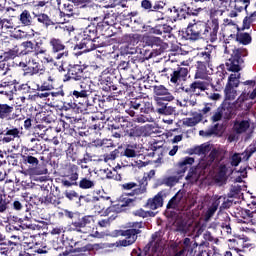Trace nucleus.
<instances>
[{
	"instance_id": "nucleus-18",
	"label": "nucleus",
	"mask_w": 256,
	"mask_h": 256,
	"mask_svg": "<svg viewBox=\"0 0 256 256\" xmlns=\"http://www.w3.org/2000/svg\"><path fill=\"white\" fill-rule=\"evenodd\" d=\"M235 217L237 219V223H242L245 225H256V209L249 210L244 208H238L235 212Z\"/></svg>"
},
{
	"instance_id": "nucleus-40",
	"label": "nucleus",
	"mask_w": 256,
	"mask_h": 256,
	"mask_svg": "<svg viewBox=\"0 0 256 256\" xmlns=\"http://www.w3.org/2000/svg\"><path fill=\"white\" fill-rule=\"evenodd\" d=\"M91 119L93 121V124L88 128L90 135H98L99 137H101V130L105 128V122L93 116L91 117Z\"/></svg>"
},
{
	"instance_id": "nucleus-60",
	"label": "nucleus",
	"mask_w": 256,
	"mask_h": 256,
	"mask_svg": "<svg viewBox=\"0 0 256 256\" xmlns=\"http://www.w3.org/2000/svg\"><path fill=\"white\" fill-rule=\"evenodd\" d=\"M120 206L123 209L124 207H135V204L137 203V198H129L127 195L123 194L120 197Z\"/></svg>"
},
{
	"instance_id": "nucleus-55",
	"label": "nucleus",
	"mask_w": 256,
	"mask_h": 256,
	"mask_svg": "<svg viewBox=\"0 0 256 256\" xmlns=\"http://www.w3.org/2000/svg\"><path fill=\"white\" fill-rule=\"evenodd\" d=\"M176 13V17L177 19H179L180 21L182 19H187V15H188V12H187V4H182L180 7H173L172 9H170V12H173Z\"/></svg>"
},
{
	"instance_id": "nucleus-54",
	"label": "nucleus",
	"mask_w": 256,
	"mask_h": 256,
	"mask_svg": "<svg viewBox=\"0 0 256 256\" xmlns=\"http://www.w3.org/2000/svg\"><path fill=\"white\" fill-rule=\"evenodd\" d=\"M38 21L40 25H44V27H50V25H53V21L49 17V15L45 13H37L35 12L34 20Z\"/></svg>"
},
{
	"instance_id": "nucleus-22",
	"label": "nucleus",
	"mask_w": 256,
	"mask_h": 256,
	"mask_svg": "<svg viewBox=\"0 0 256 256\" xmlns=\"http://www.w3.org/2000/svg\"><path fill=\"white\" fill-rule=\"evenodd\" d=\"M209 87V83L205 81H194L190 84V87H182V91L187 93L190 97H193V95H201V92L199 91H207ZM198 90V91H197Z\"/></svg>"
},
{
	"instance_id": "nucleus-19",
	"label": "nucleus",
	"mask_w": 256,
	"mask_h": 256,
	"mask_svg": "<svg viewBox=\"0 0 256 256\" xmlns=\"http://www.w3.org/2000/svg\"><path fill=\"white\" fill-rule=\"evenodd\" d=\"M54 82L55 79H53V76L49 75L41 85H36L35 91L37 92L34 94V97H39L40 99H47V97L51 95V93L47 91H53V89H55V85L53 84Z\"/></svg>"
},
{
	"instance_id": "nucleus-57",
	"label": "nucleus",
	"mask_w": 256,
	"mask_h": 256,
	"mask_svg": "<svg viewBox=\"0 0 256 256\" xmlns=\"http://www.w3.org/2000/svg\"><path fill=\"white\" fill-rule=\"evenodd\" d=\"M234 3V9L238 11V13H241V11L244 10L247 15H249L247 8L251 5V0H234Z\"/></svg>"
},
{
	"instance_id": "nucleus-49",
	"label": "nucleus",
	"mask_w": 256,
	"mask_h": 256,
	"mask_svg": "<svg viewBox=\"0 0 256 256\" xmlns=\"http://www.w3.org/2000/svg\"><path fill=\"white\" fill-rule=\"evenodd\" d=\"M141 105V97L132 98L129 103V109L126 110V113L130 115V117H136L137 112L139 111Z\"/></svg>"
},
{
	"instance_id": "nucleus-16",
	"label": "nucleus",
	"mask_w": 256,
	"mask_h": 256,
	"mask_svg": "<svg viewBox=\"0 0 256 256\" xmlns=\"http://www.w3.org/2000/svg\"><path fill=\"white\" fill-rule=\"evenodd\" d=\"M83 81L85 79V67L79 64H69L67 67V74L64 75V82L71 81Z\"/></svg>"
},
{
	"instance_id": "nucleus-14",
	"label": "nucleus",
	"mask_w": 256,
	"mask_h": 256,
	"mask_svg": "<svg viewBox=\"0 0 256 256\" xmlns=\"http://www.w3.org/2000/svg\"><path fill=\"white\" fill-rule=\"evenodd\" d=\"M95 223V219L93 218V216L91 215H81V213H79L76 216L75 221L71 222V225L73 227L74 231H77V233H85V231H83V229H91V225H93Z\"/></svg>"
},
{
	"instance_id": "nucleus-51",
	"label": "nucleus",
	"mask_w": 256,
	"mask_h": 256,
	"mask_svg": "<svg viewBox=\"0 0 256 256\" xmlns=\"http://www.w3.org/2000/svg\"><path fill=\"white\" fill-rule=\"evenodd\" d=\"M196 72H195V79H205L207 77V67L211 69L213 65L203 64L201 62H196Z\"/></svg>"
},
{
	"instance_id": "nucleus-4",
	"label": "nucleus",
	"mask_w": 256,
	"mask_h": 256,
	"mask_svg": "<svg viewBox=\"0 0 256 256\" xmlns=\"http://www.w3.org/2000/svg\"><path fill=\"white\" fill-rule=\"evenodd\" d=\"M22 164L28 167L30 173L33 175H46L47 169L44 167L42 171L37 170V165H39V152H32L29 148L24 150L21 154Z\"/></svg>"
},
{
	"instance_id": "nucleus-13",
	"label": "nucleus",
	"mask_w": 256,
	"mask_h": 256,
	"mask_svg": "<svg viewBox=\"0 0 256 256\" xmlns=\"http://www.w3.org/2000/svg\"><path fill=\"white\" fill-rule=\"evenodd\" d=\"M203 25V22L189 23L184 33L185 39L187 41H199V39H203Z\"/></svg>"
},
{
	"instance_id": "nucleus-27",
	"label": "nucleus",
	"mask_w": 256,
	"mask_h": 256,
	"mask_svg": "<svg viewBox=\"0 0 256 256\" xmlns=\"http://www.w3.org/2000/svg\"><path fill=\"white\" fill-rule=\"evenodd\" d=\"M185 205V198L183 193L178 191L167 203L166 209H173L174 211H181Z\"/></svg>"
},
{
	"instance_id": "nucleus-26",
	"label": "nucleus",
	"mask_w": 256,
	"mask_h": 256,
	"mask_svg": "<svg viewBox=\"0 0 256 256\" xmlns=\"http://www.w3.org/2000/svg\"><path fill=\"white\" fill-rule=\"evenodd\" d=\"M40 115L41 120H36V123H39V125H49V123H55V121H57L55 110H51L49 106L42 108Z\"/></svg>"
},
{
	"instance_id": "nucleus-64",
	"label": "nucleus",
	"mask_w": 256,
	"mask_h": 256,
	"mask_svg": "<svg viewBox=\"0 0 256 256\" xmlns=\"http://www.w3.org/2000/svg\"><path fill=\"white\" fill-rule=\"evenodd\" d=\"M124 41L130 45H135V43H139V41H141V34H125Z\"/></svg>"
},
{
	"instance_id": "nucleus-28",
	"label": "nucleus",
	"mask_w": 256,
	"mask_h": 256,
	"mask_svg": "<svg viewBox=\"0 0 256 256\" xmlns=\"http://www.w3.org/2000/svg\"><path fill=\"white\" fill-rule=\"evenodd\" d=\"M152 87L153 93L156 96L154 97V101L155 99H162L165 101H173V99H175L173 94H171V92H169V89H167V87H165L164 85H154Z\"/></svg>"
},
{
	"instance_id": "nucleus-32",
	"label": "nucleus",
	"mask_w": 256,
	"mask_h": 256,
	"mask_svg": "<svg viewBox=\"0 0 256 256\" xmlns=\"http://www.w3.org/2000/svg\"><path fill=\"white\" fill-rule=\"evenodd\" d=\"M33 52L34 57L39 59L41 63H53V58L51 56H47V49L43 46L34 44Z\"/></svg>"
},
{
	"instance_id": "nucleus-24",
	"label": "nucleus",
	"mask_w": 256,
	"mask_h": 256,
	"mask_svg": "<svg viewBox=\"0 0 256 256\" xmlns=\"http://www.w3.org/2000/svg\"><path fill=\"white\" fill-rule=\"evenodd\" d=\"M101 89L107 93L113 91L116 95H119V85L115 84V75L110 74L109 76L99 80Z\"/></svg>"
},
{
	"instance_id": "nucleus-23",
	"label": "nucleus",
	"mask_w": 256,
	"mask_h": 256,
	"mask_svg": "<svg viewBox=\"0 0 256 256\" xmlns=\"http://www.w3.org/2000/svg\"><path fill=\"white\" fill-rule=\"evenodd\" d=\"M154 113L158 115H175V107L169 105L170 101L155 99Z\"/></svg>"
},
{
	"instance_id": "nucleus-29",
	"label": "nucleus",
	"mask_w": 256,
	"mask_h": 256,
	"mask_svg": "<svg viewBox=\"0 0 256 256\" xmlns=\"http://www.w3.org/2000/svg\"><path fill=\"white\" fill-rule=\"evenodd\" d=\"M20 47L22 49L18 47V56L21 57L22 61H27V59L33 58L31 53H34L33 48L35 47V44L32 41H24L20 44Z\"/></svg>"
},
{
	"instance_id": "nucleus-61",
	"label": "nucleus",
	"mask_w": 256,
	"mask_h": 256,
	"mask_svg": "<svg viewBox=\"0 0 256 256\" xmlns=\"http://www.w3.org/2000/svg\"><path fill=\"white\" fill-rule=\"evenodd\" d=\"M224 93L227 101H235V97H237V90L235 87L226 84Z\"/></svg>"
},
{
	"instance_id": "nucleus-36",
	"label": "nucleus",
	"mask_w": 256,
	"mask_h": 256,
	"mask_svg": "<svg viewBox=\"0 0 256 256\" xmlns=\"http://www.w3.org/2000/svg\"><path fill=\"white\" fill-rule=\"evenodd\" d=\"M193 163H195V158H193V157L186 156V157L182 158L178 162L177 175H179L180 177H183V175H185V172L187 171V169H191Z\"/></svg>"
},
{
	"instance_id": "nucleus-43",
	"label": "nucleus",
	"mask_w": 256,
	"mask_h": 256,
	"mask_svg": "<svg viewBox=\"0 0 256 256\" xmlns=\"http://www.w3.org/2000/svg\"><path fill=\"white\" fill-rule=\"evenodd\" d=\"M209 151H211V145L205 143L187 149L188 155H207Z\"/></svg>"
},
{
	"instance_id": "nucleus-58",
	"label": "nucleus",
	"mask_w": 256,
	"mask_h": 256,
	"mask_svg": "<svg viewBox=\"0 0 256 256\" xmlns=\"http://www.w3.org/2000/svg\"><path fill=\"white\" fill-rule=\"evenodd\" d=\"M236 41H238V43H241V45H249V44H251V41H253V38L251 37L250 33L237 32Z\"/></svg>"
},
{
	"instance_id": "nucleus-38",
	"label": "nucleus",
	"mask_w": 256,
	"mask_h": 256,
	"mask_svg": "<svg viewBox=\"0 0 256 256\" xmlns=\"http://www.w3.org/2000/svg\"><path fill=\"white\" fill-rule=\"evenodd\" d=\"M227 171H229L227 165L220 164L214 176L215 183H219V185H225V183H227Z\"/></svg>"
},
{
	"instance_id": "nucleus-33",
	"label": "nucleus",
	"mask_w": 256,
	"mask_h": 256,
	"mask_svg": "<svg viewBox=\"0 0 256 256\" xmlns=\"http://www.w3.org/2000/svg\"><path fill=\"white\" fill-rule=\"evenodd\" d=\"M217 157H219V150H217V148H213L209 155L205 159H202V161L199 163L200 169L205 171L206 169L211 168Z\"/></svg>"
},
{
	"instance_id": "nucleus-59",
	"label": "nucleus",
	"mask_w": 256,
	"mask_h": 256,
	"mask_svg": "<svg viewBox=\"0 0 256 256\" xmlns=\"http://www.w3.org/2000/svg\"><path fill=\"white\" fill-rule=\"evenodd\" d=\"M30 147L29 151H32V153H39V151H43V141L39 138H31Z\"/></svg>"
},
{
	"instance_id": "nucleus-35",
	"label": "nucleus",
	"mask_w": 256,
	"mask_h": 256,
	"mask_svg": "<svg viewBox=\"0 0 256 256\" xmlns=\"http://www.w3.org/2000/svg\"><path fill=\"white\" fill-rule=\"evenodd\" d=\"M53 128L45 126V124H37L35 127L34 135H38L41 139H45V141H51L53 135Z\"/></svg>"
},
{
	"instance_id": "nucleus-2",
	"label": "nucleus",
	"mask_w": 256,
	"mask_h": 256,
	"mask_svg": "<svg viewBox=\"0 0 256 256\" xmlns=\"http://www.w3.org/2000/svg\"><path fill=\"white\" fill-rule=\"evenodd\" d=\"M141 229H145L143 221L129 222L128 229L114 231V237H125V239L116 242L118 247H130V245L135 244L138 235L143 233Z\"/></svg>"
},
{
	"instance_id": "nucleus-37",
	"label": "nucleus",
	"mask_w": 256,
	"mask_h": 256,
	"mask_svg": "<svg viewBox=\"0 0 256 256\" xmlns=\"http://www.w3.org/2000/svg\"><path fill=\"white\" fill-rule=\"evenodd\" d=\"M125 137H130V139H137V137H143L145 133V128L138 125H133L131 123L130 127L124 131Z\"/></svg>"
},
{
	"instance_id": "nucleus-34",
	"label": "nucleus",
	"mask_w": 256,
	"mask_h": 256,
	"mask_svg": "<svg viewBox=\"0 0 256 256\" xmlns=\"http://www.w3.org/2000/svg\"><path fill=\"white\" fill-rule=\"evenodd\" d=\"M135 83V76L129 75V77L125 78L120 72V79H119V95H123L126 91H129L130 87H133Z\"/></svg>"
},
{
	"instance_id": "nucleus-31",
	"label": "nucleus",
	"mask_w": 256,
	"mask_h": 256,
	"mask_svg": "<svg viewBox=\"0 0 256 256\" xmlns=\"http://www.w3.org/2000/svg\"><path fill=\"white\" fill-rule=\"evenodd\" d=\"M19 21L23 27H32L35 25V11L23 10L19 16Z\"/></svg>"
},
{
	"instance_id": "nucleus-5",
	"label": "nucleus",
	"mask_w": 256,
	"mask_h": 256,
	"mask_svg": "<svg viewBox=\"0 0 256 256\" xmlns=\"http://www.w3.org/2000/svg\"><path fill=\"white\" fill-rule=\"evenodd\" d=\"M107 122L108 129H111L112 137H115V139H121V137H123V131L131 127V121L125 119V117L121 115L113 117L112 120L111 118H108Z\"/></svg>"
},
{
	"instance_id": "nucleus-8",
	"label": "nucleus",
	"mask_w": 256,
	"mask_h": 256,
	"mask_svg": "<svg viewBox=\"0 0 256 256\" xmlns=\"http://www.w3.org/2000/svg\"><path fill=\"white\" fill-rule=\"evenodd\" d=\"M19 67L23 69L24 75H28L29 77H33V75H43L45 73V66H41L33 57L21 61Z\"/></svg>"
},
{
	"instance_id": "nucleus-42",
	"label": "nucleus",
	"mask_w": 256,
	"mask_h": 256,
	"mask_svg": "<svg viewBox=\"0 0 256 256\" xmlns=\"http://www.w3.org/2000/svg\"><path fill=\"white\" fill-rule=\"evenodd\" d=\"M228 247L231 249V251H235L236 253H243L245 249V240L242 238L230 239Z\"/></svg>"
},
{
	"instance_id": "nucleus-52",
	"label": "nucleus",
	"mask_w": 256,
	"mask_h": 256,
	"mask_svg": "<svg viewBox=\"0 0 256 256\" xmlns=\"http://www.w3.org/2000/svg\"><path fill=\"white\" fill-rule=\"evenodd\" d=\"M242 191L243 188H241V185H231L227 197L228 199H241V197H243Z\"/></svg>"
},
{
	"instance_id": "nucleus-62",
	"label": "nucleus",
	"mask_w": 256,
	"mask_h": 256,
	"mask_svg": "<svg viewBox=\"0 0 256 256\" xmlns=\"http://www.w3.org/2000/svg\"><path fill=\"white\" fill-rule=\"evenodd\" d=\"M217 209H219V200L214 196L211 206L206 211V218L211 219V217L217 213Z\"/></svg>"
},
{
	"instance_id": "nucleus-25",
	"label": "nucleus",
	"mask_w": 256,
	"mask_h": 256,
	"mask_svg": "<svg viewBox=\"0 0 256 256\" xmlns=\"http://www.w3.org/2000/svg\"><path fill=\"white\" fill-rule=\"evenodd\" d=\"M143 43L146 47H152V48L156 47L155 51L157 55H161V53L165 51V48H163V40L159 37L144 36Z\"/></svg>"
},
{
	"instance_id": "nucleus-50",
	"label": "nucleus",
	"mask_w": 256,
	"mask_h": 256,
	"mask_svg": "<svg viewBox=\"0 0 256 256\" xmlns=\"http://www.w3.org/2000/svg\"><path fill=\"white\" fill-rule=\"evenodd\" d=\"M97 33H98L97 24L91 23L84 29L82 37L99 40V37H97Z\"/></svg>"
},
{
	"instance_id": "nucleus-30",
	"label": "nucleus",
	"mask_w": 256,
	"mask_h": 256,
	"mask_svg": "<svg viewBox=\"0 0 256 256\" xmlns=\"http://www.w3.org/2000/svg\"><path fill=\"white\" fill-rule=\"evenodd\" d=\"M95 185H97V182L93 179V175L90 172L86 176L80 177L75 187L87 191V189H95Z\"/></svg>"
},
{
	"instance_id": "nucleus-10",
	"label": "nucleus",
	"mask_w": 256,
	"mask_h": 256,
	"mask_svg": "<svg viewBox=\"0 0 256 256\" xmlns=\"http://www.w3.org/2000/svg\"><path fill=\"white\" fill-rule=\"evenodd\" d=\"M79 181V166L69 164L62 176L61 184L63 187H75Z\"/></svg>"
},
{
	"instance_id": "nucleus-12",
	"label": "nucleus",
	"mask_w": 256,
	"mask_h": 256,
	"mask_svg": "<svg viewBox=\"0 0 256 256\" xmlns=\"http://www.w3.org/2000/svg\"><path fill=\"white\" fill-rule=\"evenodd\" d=\"M0 135H3V143H11V141L21 137V130L11 123H4L0 126Z\"/></svg>"
},
{
	"instance_id": "nucleus-1",
	"label": "nucleus",
	"mask_w": 256,
	"mask_h": 256,
	"mask_svg": "<svg viewBox=\"0 0 256 256\" xmlns=\"http://www.w3.org/2000/svg\"><path fill=\"white\" fill-rule=\"evenodd\" d=\"M63 111L71 109H80V111H91L97 103V91L91 88V85L81 82L79 88L70 91L62 100Z\"/></svg>"
},
{
	"instance_id": "nucleus-6",
	"label": "nucleus",
	"mask_w": 256,
	"mask_h": 256,
	"mask_svg": "<svg viewBox=\"0 0 256 256\" xmlns=\"http://www.w3.org/2000/svg\"><path fill=\"white\" fill-rule=\"evenodd\" d=\"M115 43V39L108 38L106 41H99L94 38H87L82 36V40L79 44L75 46V49H83L84 53H89L90 51H95V49L99 47H107L109 45H113Z\"/></svg>"
},
{
	"instance_id": "nucleus-44",
	"label": "nucleus",
	"mask_w": 256,
	"mask_h": 256,
	"mask_svg": "<svg viewBox=\"0 0 256 256\" xmlns=\"http://www.w3.org/2000/svg\"><path fill=\"white\" fill-rule=\"evenodd\" d=\"M215 197H216V200L219 201L220 211H225L226 209H231V207H233V205L237 204V202H235L234 199L229 198L227 196L216 195ZM221 202H222V204H221Z\"/></svg>"
},
{
	"instance_id": "nucleus-20",
	"label": "nucleus",
	"mask_w": 256,
	"mask_h": 256,
	"mask_svg": "<svg viewBox=\"0 0 256 256\" xmlns=\"http://www.w3.org/2000/svg\"><path fill=\"white\" fill-rule=\"evenodd\" d=\"M34 200L36 205H53L54 207H59V204L61 203V198L49 191H47L46 194L44 192L41 196H34Z\"/></svg>"
},
{
	"instance_id": "nucleus-3",
	"label": "nucleus",
	"mask_w": 256,
	"mask_h": 256,
	"mask_svg": "<svg viewBox=\"0 0 256 256\" xmlns=\"http://www.w3.org/2000/svg\"><path fill=\"white\" fill-rule=\"evenodd\" d=\"M161 73L162 76L168 77V79L170 76V83L178 87V85H181L183 81H187V76L189 75V68L183 67L181 65H176L164 68Z\"/></svg>"
},
{
	"instance_id": "nucleus-63",
	"label": "nucleus",
	"mask_w": 256,
	"mask_h": 256,
	"mask_svg": "<svg viewBox=\"0 0 256 256\" xmlns=\"http://www.w3.org/2000/svg\"><path fill=\"white\" fill-rule=\"evenodd\" d=\"M239 79H241V73L230 74L226 85H230L231 87L237 88V87H239V84L241 83V81Z\"/></svg>"
},
{
	"instance_id": "nucleus-15",
	"label": "nucleus",
	"mask_w": 256,
	"mask_h": 256,
	"mask_svg": "<svg viewBox=\"0 0 256 256\" xmlns=\"http://www.w3.org/2000/svg\"><path fill=\"white\" fill-rule=\"evenodd\" d=\"M67 121L71 123V125L65 120L59 119L58 125L59 127H56L57 131H63L65 135H70L71 137H77V131H79V126L77 123H79V120L76 118L66 117Z\"/></svg>"
},
{
	"instance_id": "nucleus-53",
	"label": "nucleus",
	"mask_w": 256,
	"mask_h": 256,
	"mask_svg": "<svg viewBox=\"0 0 256 256\" xmlns=\"http://www.w3.org/2000/svg\"><path fill=\"white\" fill-rule=\"evenodd\" d=\"M249 127H250V124H249V121L247 120H242L240 122L235 121L233 126V131H235L237 135H241L245 133L247 129H249Z\"/></svg>"
},
{
	"instance_id": "nucleus-21",
	"label": "nucleus",
	"mask_w": 256,
	"mask_h": 256,
	"mask_svg": "<svg viewBox=\"0 0 256 256\" xmlns=\"http://www.w3.org/2000/svg\"><path fill=\"white\" fill-rule=\"evenodd\" d=\"M83 153H85V147L81 145V142L68 143V148L66 150L68 159L72 160L73 162L77 161V163H79V159L83 157Z\"/></svg>"
},
{
	"instance_id": "nucleus-9",
	"label": "nucleus",
	"mask_w": 256,
	"mask_h": 256,
	"mask_svg": "<svg viewBox=\"0 0 256 256\" xmlns=\"http://www.w3.org/2000/svg\"><path fill=\"white\" fill-rule=\"evenodd\" d=\"M202 30V39L206 43H215L219 33V19L214 18L208 23H204Z\"/></svg>"
},
{
	"instance_id": "nucleus-46",
	"label": "nucleus",
	"mask_w": 256,
	"mask_h": 256,
	"mask_svg": "<svg viewBox=\"0 0 256 256\" xmlns=\"http://www.w3.org/2000/svg\"><path fill=\"white\" fill-rule=\"evenodd\" d=\"M220 111H222V116L224 119H233L235 114V106L229 102H225L221 105Z\"/></svg>"
},
{
	"instance_id": "nucleus-7",
	"label": "nucleus",
	"mask_w": 256,
	"mask_h": 256,
	"mask_svg": "<svg viewBox=\"0 0 256 256\" xmlns=\"http://www.w3.org/2000/svg\"><path fill=\"white\" fill-rule=\"evenodd\" d=\"M21 109L15 110V105L0 102V121H23Z\"/></svg>"
},
{
	"instance_id": "nucleus-17",
	"label": "nucleus",
	"mask_w": 256,
	"mask_h": 256,
	"mask_svg": "<svg viewBox=\"0 0 256 256\" xmlns=\"http://www.w3.org/2000/svg\"><path fill=\"white\" fill-rule=\"evenodd\" d=\"M243 55V49L234 48L232 49L231 58L226 62L228 71L232 73H239L241 71V57Z\"/></svg>"
},
{
	"instance_id": "nucleus-39",
	"label": "nucleus",
	"mask_w": 256,
	"mask_h": 256,
	"mask_svg": "<svg viewBox=\"0 0 256 256\" xmlns=\"http://www.w3.org/2000/svg\"><path fill=\"white\" fill-rule=\"evenodd\" d=\"M144 207L146 209H151L152 211L159 209V207H163V195L158 193L153 198H149Z\"/></svg>"
},
{
	"instance_id": "nucleus-11",
	"label": "nucleus",
	"mask_w": 256,
	"mask_h": 256,
	"mask_svg": "<svg viewBox=\"0 0 256 256\" xmlns=\"http://www.w3.org/2000/svg\"><path fill=\"white\" fill-rule=\"evenodd\" d=\"M122 191H131L129 193H125L128 197H135V195H143V193H147V178H143L139 184L135 182H125L120 185Z\"/></svg>"
},
{
	"instance_id": "nucleus-48",
	"label": "nucleus",
	"mask_w": 256,
	"mask_h": 256,
	"mask_svg": "<svg viewBox=\"0 0 256 256\" xmlns=\"http://www.w3.org/2000/svg\"><path fill=\"white\" fill-rule=\"evenodd\" d=\"M201 121H203V114L193 112L191 118H186L183 120V125L186 127H195V125H198V123H201Z\"/></svg>"
},
{
	"instance_id": "nucleus-45",
	"label": "nucleus",
	"mask_w": 256,
	"mask_h": 256,
	"mask_svg": "<svg viewBox=\"0 0 256 256\" xmlns=\"http://www.w3.org/2000/svg\"><path fill=\"white\" fill-rule=\"evenodd\" d=\"M212 51L209 50V48H206L205 50H202L197 53L198 61L197 63H203L206 65H213V57L211 56Z\"/></svg>"
},
{
	"instance_id": "nucleus-47",
	"label": "nucleus",
	"mask_w": 256,
	"mask_h": 256,
	"mask_svg": "<svg viewBox=\"0 0 256 256\" xmlns=\"http://www.w3.org/2000/svg\"><path fill=\"white\" fill-rule=\"evenodd\" d=\"M16 57H19V46L17 45H15L12 49H9L8 51L2 53L0 55V61H3V63H5L6 61L16 59Z\"/></svg>"
},
{
	"instance_id": "nucleus-41",
	"label": "nucleus",
	"mask_w": 256,
	"mask_h": 256,
	"mask_svg": "<svg viewBox=\"0 0 256 256\" xmlns=\"http://www.w3.org/2000/svg\"><path fill=\"white\" fill-rule=\"evenodd\" d=\"M173 31V27L168 24H157L155 27L150 28V33H153L154 35H171V32Z\"/></svg>"
},
{
	"instance_id": "nucleus-56",
	"label": "nucleus",
	"mask_w": 256,
	"mask_h": 256,
	"mask_svg": "<svg viewBox=\"0 0 256 256\" xmlns=\"http://www.w3.org/2000/svg\"><path fill=\"white\" fill-rule=\"evenodd\" d=\"M50 46L52 47L53 53L65 51V44H63V41L59 38H51Z\"/></svg>"
}]
</instances>
